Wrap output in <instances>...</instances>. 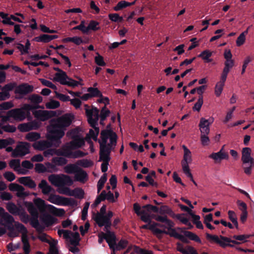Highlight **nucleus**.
I'll return each instance as SVG.
<instances>
[{"mask_svg":"<svg viewBox=\"0 0 254 254\" xmlns=\"http://www.w3.org/2000/svg\"><path fill=\"white\" fill-rule=\"evenodd\" d=\"M73 119L69 114H66L56 120H52L47 127L48 140H41L35 142L33 147L37 150L42 151L52 147H59L61 143V139L64 136L65 130L69 127Z\"/></svg>","mask_w":254,"mask_h":254,"instance_id":"1","label":"nucleus"},{"mask_svg":"<svg viewBox=\"0 0 254 254\" xmlns=\"http://www.w3.org/2000/svg\"><path fill=\"white\" fill-rule=\"evenodd\" d=\"M85 112L88 123L94 129V130L90 129L87 136L92 138L94 141H97L100 131L99 127H97L98 125L99 110L97 108L92 107L91 109H86Z\"/></svg>","mask_w":254,"mask_h":254,"instance_id":"2","label":"nucleus"},{"mask_svg":"<svg viewBox=\"0 0 254 254\" xmlns=\"http://www.w3.org/2000/svg\"><path fill=\"white\" fill-rule=\"evenodd\" d=\"M206 238L208 240L213 241L218 244L221 248H225L227 247L234 248V245L231 244L232 243L234 245H240V242L232 240L230 238L220 235L219 237L215 235H211L208 233L206 234Z\"/></svg>","mask_w":254,"mask_h":254,"instance_id":"3","label":"nucleus"},{"mask_svg":"<svg viewBox=\"0 0 254 254\" xmlns=\"http://www.w3.org/2000/svg\"><path fill=\"white\" fill-rule=\"evenodd\" d=\"M48 180L53 185L58 187L65 185L71 186L73 184L71 178L65 175L52 174L48 177Z\"/></svg>","mask_w":254,"mask_h":254,"instance_id":"4","label":"nucleus"},{"mask_svg":"<svg viewBox=\"0 0 254 254\" xmlns=\"http://www.w3.org/2000/svg\"><path fill=\"white\" fill-rule=\"evenodd\" d=\"M48 200L51 203L58 205L74 206L77 205V201L74 199L58 195H51Z\"/></svg>","mask_w":254,"mask_h":254,"instance_id":"5","label":"nucleus"},{"mask_svg":"<svg viewBox=\"0 0 254 254\" xmlns=\"http://www.w3.org/2000/svg\"><path fill=\"white\" fill-rule=\"evenodd\" d=\"M30 144L26 142H21L11 153V156L14 158L22 157L29 153Z\"/></svg>","mask_w":254,"mask_h":254,"instance_id":"6","label":"nucleus"},{"mask_svg":"<svg viewBox=\"0 0 254 254\" xmlns=\"http://www.w3.org/2000/svg\"><path fill=\"white\" fill-rule=\"evenodd\" d=\"M7 116L13 118L16 121H22L29 115L23 107L21 108H16L9 111L7 112Z\"/></svg>","mask_w":254,"mask_h":254,"instance_id":"7","label":"nucleus"},{"mask_svg":"<svg viewBox=\"0 0 254 254\" xmlns=\"http://www.w3.org/2000/svg\"><path fill=\"white\" fill-rule=\"evenodd\" d=\"M33 114L37 120L42 122L47 121L56 115V112L53 111L40 110L33 111Z\"/></svg>","mask_w":254,"mask_h":254,"instance_id":"8","label":"nucleus"},{"mask_svg":"<svg viewBox=\"0 0 254 254\" xmlns=\"http://www.w3.org/2000/svg\"><path fill=\"white\" fill-rule=\"evenodd\" d=\"M33 91V86L28 84L27 83H22L18 86L17 85L14 93L18 94L19 96L17 99H21L23 97L27 94L32 92Z\"/></svg>","mask_w":254,"mask_h":254,"instance_id":"9","label":"nucleus"},{"mask_svg":"<svg viewBox=\"0 0 254 254\" xmlns=\"http://www.w3.org/2000/svg\"><path fill=\"white\" fill-rule=\"evenodd\" d=\"M184 236L181 234H180L178 238V239L181 241L182 242L184 243H188L189 241L188 240L187 238H188L189 239L194 241L197 243L199 244L201 243V241L199 237L196 234L191 232L190 231H185L183 232Z\"/></svg>","mask_w":254,"mask_h":254,"instance_id":"10","label":"nucleus"},{"mask_svg":"<svg viewBox=\"0 0 254 254\" xmlns=\"http://www.w3.org/2000/svg\"><path fill=\"white\" fill-rule=\"evenodd\" d=\"M103 236H104L105 240L108 244L110 248L113 251H115V245H116L117 238L114 232L108 231L107 233H104L101 232Z\"/></svg>","mask_w":254,"mask_h":254,"instance_id":"11","label":"nucleus"},{"mask_svg":"<svg viewBox=\"0 0 254 254\" xmlns=\"http://www.w3.org/2000/svg\"><path fill=\"white\" fill-rule=\"evenodd\" d=\"M252 150L249 147H245L242 150V161L244 164L250 163L254 166V160L251 156Z\"/></svg>","mask_w":254,"mask_h":254,"instance_id":"12","label":"nucleus"},{"mask_svg":"<svg viewBox=\"0 0 254 254\" xmlns=\"http://www.w3.org/2000/svg\"><path fill=\"white\" fill-rule=\"evenodd\" d=\"M213 120L209 121L206 120L203 118H201L199 124V127L200 128L201 134H208L209 133V125L212 122Z\"/></svg>","mask_w":254,"mask_h":254,"instance_id":"13","label":"nucleus"},{"mask_svg":"<svg viewBox=\"0 0 254 254\" xmlns=\"http://www.w3.org/2000/svg\"><path fill=\"white\" fill-rule=\"evenodd\" d=\"M18 182L26 187L30 189H34L36 187L35 182L30 177H22L18 179Z\"/></svg>","mask_w":254,"mask_h":254,"instance_id":"14","label":"nucleus"},{"mask_svg":"<svg viewBox=\"0 0 254 254\" xmlns=\"http://www.w3.org/2000/svg\"><path fill=\"white\" fill-rule=\"evenodd\" d=\"M71 147L74 150H76L83 145H84L85 142L84 140L78 137V136H74L73 139L68 142Z\"/></svg>","mask_w":254,"mask_h":254,"instance_id":"15","label":"nucleus"},{"mask_svg":"<svg viewBox=\"0 0 254 254\" xmlns=\"http://www.w3.org/2000/svg\"><path fill=\"white\" fill-rule=\"evenodd\" d=\"M0 222L1 225H4L8 228V226H13L12 224L14 222V219L11 215L7 212H6L0 218Z\"/></svg>","mask_w":254,"mask_h":254,"instance_id":"16","label":"nucleus"},{"mask_svg":"<svg viewBox=\"0 0 254 254\" xmlns=\"http://www.w3.org/2000/svg\"><path fill=\"white\" fill-rule=\"evenodd\" d=\"M209 157V158L214 160L215 161H217L218 160L220 161L223 159H228L229 155L227 152L219 151L216 153H212Z\"/></svg>","mask_w":254,"mask_h":254,"instance_id":"17","label":"nucleus"},{"mask_svg":"<svg viewBox=\"0 0 254 254\" xmlns=\"http://www.w3.org/2000/svg\"><path fill=\"white\" fill-rule=\"evenodd\" d=\"M87 178V173L82 169L79 168L74 175L75 180L80 182L84 183L86 181Z\"/></svg>","mask_w":254,"mask_h":254,"instance_id":"18","label":"nucleus"},{"mask_svg":"<svg viewBox=\"0 0 254 254\" xmlns=\"http://www.w3.org/2000/svg\"><path fill=\"white\" fill-rule=\"evenodd\" d=\"M54 70L58 71L55 74V77L54 78V80L57 82H60L61 80H63L65 78H67V75L65 71H64L59 67H54Z\"/></svg>","mask_w":254,"mask_h":254,"instance_id":"19","label":"nucleus"},{"mask_svg":"<svg viewBox=\"0 0 254 254\" xmlns=\"http://www.w3.org/2000/svg\"><path fill=\"white\" fill-rule=\"evenodd\" d=\"M6 208L9 213L14 215H18L20 211L22 209L21 207H17L13 202H8L6 204Z\"/></svg>","mask_w":254,"mask_h":254,"instance_id":"20","label":"nucleus"},{"mask_svg":"<svg viewBox=\"0 0 254 254\" xmlns=\"http://www.w3.org/2000/svg\"><path fill=\"white\" fill-rule=\"evenodd\" d=\"M112 130L111 129H104L101 132V140H99L98 142L100 144H106L107 142V140L109 138L111 133H112Z\"/></svg>","mask_w":254,"mask_h":254,"instance_id":"21","label":"nucleus"},{"mask_svg":"<svg viewBox=\"0 0 254 254\" xmlns=\"http://www.w3.org/2000/svg\"><path fill=\"white\" fill-rule=\"evenodd\" d=\"M60 83L62 85H65L68 86L74 87L78 85H82L79 81H76L67 76V78H65L63 80H61Z\"/></svg>","mask_w":254,"mask_h":254,"instance_id":"22","label":"nucleus"},{"mask_svg":"<svg viewBox=\"0 0 254 254\" xmlns=\"http://www.w3.org/2000/svg\"><path fill=\"white\" fill-rule=\"evenodd\" d=\"M38 187L42 190V193L44 194H49L52 190V187L48 184L45 180H42L39 184Z\"/></svg>","mask_w":254,"mask_h":254,"instance_id":"23","label":"nucleus"},{"mask_svg":"<svg viewBox=\"0 0 254 254\" xmlns=\"http://www.w3.org/2000/svg\"><path fill=\"white\" fill-rule=\"evenodd\" d=\"M21 241L23 244V250L25 254H29L30 252V245L27 234H22Z\"/></svg>","mask_w":254,"mask_h":254,"instance_id":"24","label":"nucleus"},{"mask_svg":"<svg viewBox=\"0 0 254 254\" xmlns=\"http://www.w3.org/2000/svg\"><path fill=\"white\" fill-rule=\"evenodd\" d=\"M41 219L47 226L53 225L55 222V218L49 214H44Z\"/></svg>","mask_w":254,"mask_h":254,"instance_id":"25","label":"nucleus"},{"mask_svg":"<svg viewBox=\"0 0 254 254\" xmlns=\"http://www.w3.org/2000/svg\"><path fill=\"white\" fill-rule=\"evenodd\" d=\"M182 147L184 149V154L181 163H188V164H190L192 161L191 152L185 145H183Z\"/></svg>","mask_w":254,"mask_h":254,"instance_id":"26","label":"nucleus"},{"mask_svg":"<svg viewBox=\"0 0 254 254\" xmlns=\"http://www.w3.org/2000/svg\"><path fill=\"white\" fill-rule=\"evenodd\" d=\"M34 202L40 212H44L45 211L47 206L44 200L40 198H37L34 200Z\"/></svg>","mask_w":254,"mask_h":254,"instance_id":"27","label":"nucleus"},{"mask_svg":"<svg viewBox=\"0 0 254 254\" xmlns=\"http://www.w3.org/2000/svg\"><path fill=\"white\" fill-rule=\"evenodd\" d=\"M110 114V111L107 109V107L104 106L100 112V115H99V117H100V125L104 126V121L106 120V118L109 116Z\"/></svg>","mask_w":254,"mask_h":254,"instance_id":"28","label":"nucleus"},{"mask_svg":"<svg viewBox=\"0 0 254 254\" xmlns=\"http://www.w3.org/2000/svg\"><path fill=\"white\" fill-rule=\"evenodd\" d=\"M25 205L32 216H39L38 211L32 202H26Z\"/></svg>","mask_w":254,"mask_h":254,"instance_id":"29","label":"nucleus"},{"mask_svg":"<svg viewBox=\"0 0 254 254\" xmlns=\"http://www.w3.org/2000/svg\"><path fill=\"white\" fill-rule=\"evenodd\" d=\"M212 52H210L208 50H205L198 55V57L201 58L202 60H204L206 63H210L212 61V59L209 58L212 56Z\"/></svg>","mask_w":254,"mask_h":254,"instance_id":"30","label":"nucleus"},{"mask_svg":"<svg viewBox=\"0 0 254 254\" xmlns=\"http://www.w3.org/2000/svg\"><path fill=\"white\" fill-rule=\"evenodd\" d=\"M157 213L161 215L168 214L172 217L173 216V215H175L174 212L169 206L164 205H161L159 208V211Z\"/></svg>","mask_w":254,"mask_h":254,"instance_id":"31","label":"nucleus"},{"mask_svg":"<svg viewBox=\"0 0 254 254\" xmlns=\"http://www.w3.org/2000/svg\"><path fill=\"white\" fill-rule=\"evenodd\" d=\"M62 147L63 148V151L64 154V157H66L67 158H71L72 153L73 152V149L71 147L68 142L65 143Z\"/></svg>","mask_w":254,"mask_h":254,"instance_id":"32","label":"nucleus"},{"mask_svg":"<svg viewBox=\"0 0 254 254\" xmlns=\"http://www.w3.org/2000/svg\"><path fill=\"white\" fill-rule=\"evenodd\" d=\"M84 195V190L82 189L76 188L73 190H71L70 196H74L77 198L81 199L83 198Z\"/></svg>","mask_w":254,"mask_h":254,"instance_id":"33","label":"nucleus"},{"mask_svg":"<svg viewBox=\"0 0 254 254\" xmlns=\"http://www.w3.org/2000/svg\"><path fill=\"white\" fill-rule=\"evenodd\" d=\"M226 81H223L220 79V81L218 82L215 87V94L217 97H219L223 91V87Z\"/></svg>","mask_w":254,"mask_h":254,"instance_id":"34","label":"nucleus"},{"mask_svg":"<svg viewBox=\"0 0 254 254\" xmlns=\"http://www.w3.org/2000/svg\"><path fill=\"white\" fill-rule=\"evenodd\" d=\"M14 142V140L12 138L0 139V149L5 148L8 145H12Z\"/></svg>","mask_w":254,"mask_h":254,"instance_id":"35","label":"nucleus"},{"mask_svg":"<svg viewBox=\"0 0 254 254\" xmlns=\"http://www.w3.org/2000/svg\"><path fill=\"white\" fill-rule=\"evenodd\" d=\"M52 162L57 166H61L66 164L67 160L62 157H54L52 158Z\"/></svg>","mask_w":254,"mask_h":254,"instance_id":"36","label":"nucleus"},{"mask_svg":"<svg viewBox=\"0 0 254 254\" xmlns=\"http://www.w3.org/2000/svg\"><path fill=\"white\" fill-rule=\"evenodd\" d=\"M41 137L40 134L36 132H30L26 135V139L29 141H35Z\"/></svg>","mask_w":254,"mask_h":254,"instance_id":"37","label":"nucleus"},{"mask_svg":"<svg viewBox=\"0 0 254 254\" xmlns=\"http://www.w3.org/2000/svg\"><path fill=\"white\" fill-rule=\"evenodd\" d=\"M76 164H70L64 167V172L67 174H73L76 173L79 167Z\"/></svg>","mask_w":254,"mask_h":254,"instance_id":"38","label":"nucleus"},{"mask_svg":"<svg viewBox=\"0 0 254 254\" xmlns=\"http://www.w3.org/2000/svg\"><path fill=\"white\" fill-rule=\"evenodd\" d=\"M76 164L83 168H89L93 165L92 161L87 159L79 160L77 161Z\"/></svg>","mask_w":254,"mask_h":254,"instance_id":"39","label":"nucleus"},{"mask_svg":"<svg viewBox=\"0 0 254 254\" xmlns=\"http://www.w3.org/2000/svg\"><path fill=\"white\" fill-rule=\"evenodd\" d=\"M37 42L48 43L51 41L50 35L47 34H41L39 36L36 37L33 39Z\"/></svg>","mask_w":254,"mask_h":254,"instance_id":"40","label":"nucleus"},{"mask_svg":"<svg viewBox=\"0 0 254 254\" xmlns=\"http://www.w3.org/2000/svg\"><path fill=\"white\" fill-rule=\"evenodd\" d=\"M99 23L95 20H92L90 21L88 26L87 27V32L89 30H91L94 31H97L100 29L99 26Z\"/></svg>","mask_w":254,"mask_h":254,"instance_id":"41","label":"nucleus"},{"mask_svg":"<svg viewBox=\"0 0 254 254\" xmlns=\"http://www.w3.org/2000/svg\"><path fill=\"white\" fill-rule=\"evenodd\" d=\"M107 177L106 174H104L100 178L97 183V191L99 193L104 187V184L107 181Z\"/></svg>","mask_w":254,"mask_h":254,"instance_id":"42","label":"nucleus"},{"mask_svg":"<svg viewBox=\"0 0 254 254\" xmlns=\"http://www.w3.org/2000/svg\"><path fill=\"white\" fill-rule=\"evenodd\" d=\"M178 251L183 254H198L195 249L191 246H187L185 249H179Z\"/></svg>","mask_w":254,"mask_h":254,"instance_id":"43","label":"nucleus"},{"mask_svg":"<svg viewBox=\"0 0 254 254\" xmlns=\"http://www.w3.org/2000/svg\"><path fill=\"white\" fill-rule=\"evenodd\" d=\"M29 100L34 104H38L42 102L43 98L38 94H32L29 97Z\"/></svg>","mask_w":254,"mask_h":254,"instance_id":"44","label":"nucleus"},{"mask_svg":"<svg viewBox=\"0 0 254 254\" xmlns=\"http://www.w3.org/2000/svg\"><path fill=\"white\" fill-rule=\"evenodd\" d=\"M18 215L19 216L21 221L24 223H27L30 221V216L23 208L20 211Z\"/></svg>","mask_w":254,"mask_h":254,"instance_id":"45","label":"nucleus"},{"mask_svg":"<svg viewBox=\"0 0 254 254\" xmlns=\"http://www.w3.org/2000/svg\"><path fill=\"white\" fill-rule=\"evenodd\" d=\"M41 106L38 104H25L24 106V109L27 112V114L28 115H30V111H34L36 110V109H40Z\"/></svg>","mask_w":254,"mask_h":254,"instance_id":"46","label":"nucleus"},{"mask_svg":"<svg viewBox=\"0 0 254 254\" xmlns=\"http://www.w3.org/2000/svg\"><path fill=\"white\" fill-rule=\"evenodd\" d=\"M87 91L89 92L91 97L102 96L101 92L97 88L89 87Z\"/></svg>","mask_w":254,"mask_h":254,"instance_id":"47","label":"nucleus"},{"mask_svg":"<svg viewBox=\"0 0 254 254\" xmlns=\"http://www.w3.org/2000/svg\"><path fill=\"white\" fill-rule=\"evenodd\" d=\"M128 244V241L125 239L121 240L118 244L115 245V251H120L125 249Z\"/></svg>","mask_w":254,"mask_h":254,"instance_id":"48","label":"nucleus"},{"mask_svg":"<svg viewBox=\"0 0 254 254\" xmlns=\"http://www.w3.org/2000/svg\"><path fill=\"white\" fill-rule=\"evenodd\" d=\"M93 219L97 224H98L99 222H101L102 223H108L111 222V219L106 216L105 215H100V216L99 217H94Z\"/></svg>","mask_w":254,"mask_h":254,"instance_id":"49","label":"nucleus"},{"mask_svg":"<svg viewBox=\"0 0 254 254\" xmlns=\"http://www.w3.org/2000/svg\"><path fill=\"white\" fill-rule=\"evenodd\" d=\"M9 166L16 171L20 167V161L19 159H12L9 162Z\"/></svg>","mask_w":254,"mask_h":254,"instance_id":"50","label":"nucleus"},{"mask_svg":"<svg viewBox=\"0 0 254 254\" xmlns=\"http://www.w3.org/2000/svg\"><path fill=\"white\" fill-rule=\"evenodd\" d=\"M17 83L16 82H10L5 84L2 88V90H4L7 94H9V92L12 91L14 88H16Z\"/></svg>","mask_w":254,"mask_h":254,"instance_id":"51","label":"nucleus"},{"mask_svg":"<svg viewBox=\"0 0 254 254\" xmlns=\"http://www.w3.org/2000/svg\"><path fill=\"white\" fill-rule=\"evenodd\" d=\"M60 106V102L54 100H52L50 102L46 104V108L49 109H55L58 108Z\"/></svg>","mask_w":254,"mask_h":254,"instance_id":"52","label":"nucleus"},{"mask_svg":"<svg viewBox=\"0 0 254 254\" xmlns=\"http://www.w3.org/2000/svg\"><path fill=\"white\" fill-rule=\"evenodd\" d=\"M111 151V147L110 144H100V152L102 153L110 154Z\"/></svg>","mask_w":254,"mask_h":254,"instance_id":"53","label":"nucleus"},{"mask_svg":"<svg viewBox=\"0 0 254 254\" xmlns=\"http://www.w3.org/2000/svg\"><path fill=\"white\" fill-rule=\"evenodd\" d=\"M87 152H84L80 150H75L72 152L71 158H79L86 156Z\"/></svg>","mask_w":254,"mask_h":254,"instance_id":"54","label":"nucleus"},{"mask_svg":"<svg viewBox=\"0 0 254 254\" xmlns=\"http://www.w3.org/2000/svg\"><path fill=\"white\" fill-rule=\"evenodd\" d=\"M203 103V96H199L197 102L195 103L194 106L192 107V110L199 112L200 110Z\"/></svg>","mask_w":254,"mask_h":254,"instance_id":"55","label":"nucleus"},{"mask_svg":"<svg viewBox=\"0 0 254 254\" xmlns=\"http://www.w3.org/2000/svg\"><path fill=\"white\" fill-rule=\"evenodd\" d=\"M59 192L61 194L70 196L71 190L68 187H65L64 186H61L59 187Z\"/></svg>","mask_w":254,"mask_h":254,"instance_id":"56","label":"nucleus"},{"mask_svg":"<svg viewBox=\"0 0 254 254\" xmlns=\"http://www.w3.org/2000/svg\"><path fill=\"white\" fill-rule=\"evenodd\" d=\"M128 6L127 1L125 0H121L119 1L117 4L114 7L115 11H119L123 8Z\"/></svg>","mask_w":254,"mask_h":254,"instance_id":"57","label":"nucleus"},{"mask_svg":"<svg viewBox=\"0 0 254 254\" xmlns=\"http://www.w3.org/2000/svg\"><path fill=\"white\" fill-rule=\"evenodd\" d=\"M90 205L89 202H86L84 204L83 209L82 210V215L81 219L82 220H85L87 217L88 210Z\"/></svg>","mask_w":254,"mask_h":254,"instance_id":"58","label":"nucleus"},{"mask_svg":"<svg viewBox=\"0 0 254 254\" xmlns=\"http://www.w3.org/2000/svg\"><path fill=\"white\" fill-rule=\"evenodd\" d=\"M57 243V242H54L50 244L49 251L47 254H59V250L56 246Z\"/></svg>","mask_w":254,"mask_h":254,"instance_id":"59","label":"nucleus"},{"mask_svg":"<svg viewBox=\"0 0 254 254\" xmlns=\"http://www.w3.org/2000/svg\"><path fill=\"white\" fill-rule=\"evenodd\" d=\"M40 81L43 85L51 88L53 89H57V86L50 81L43 78L40 79Z\"/></svg>","mask_w":254,"mask_h":254,"instance_id":"60","label":"nucleus"},{"mask_svg":"<svg viewBox=\"0 0 254 254\" xmlns=\"http://www.w3.org/2000/svg\"><path fill=\"white\" fill-rule=\"evenodd\" d=\"M109 19L114 22H121L123 21V18L122 17L120 16L118 13H112L109 15Z\"/></svg>","mask_w":254,"mask_h":254,"instance_id":"61","label":"nucleus"},{"mask_svg":"<svg viewBox=\"0 0 254 254\" xmlns=\"http://www.w3.org/2000/svg\"><path fill=\"white\" fill-rule=\"evenodd\" d=\"M117 138L118 136L117 134L112 130V133H111L110 136L109 137L110 142L109 144H110L111 147H112V146H115L116 145Z\"/></svg>","mask_w":254,"mask_h":254,"instance_id":"62","label":"nucleus"},{"mask_svg":"<svg viewBox=\"0 0 254 254\" xmlns=\"http://www.w3.org/2000/svg\"><path fill=\"white\" fill-rule=\"evenodd\" d=\"M35 171L38 173H45L47 171V169L43 164L38 163L35 165Z\"/></svg>","mask_w":254,"mask_h":254,"instance_id":"63","label":"nucleus"},{"mask_svg":"<svg viewBox=\"0 0 254 254\" xmlns=\"http://www.w3.org/2000/svg\"><path fill=\"white\" fill-rule=\"evenodd\" d=\"M18 129L21 132H27L31 130L29 123L20 124L18 126Z\"/></svg>","mask_w":254,"mask_h":254,"instance_id":"64","label":"nucleus"}]
</instances>
